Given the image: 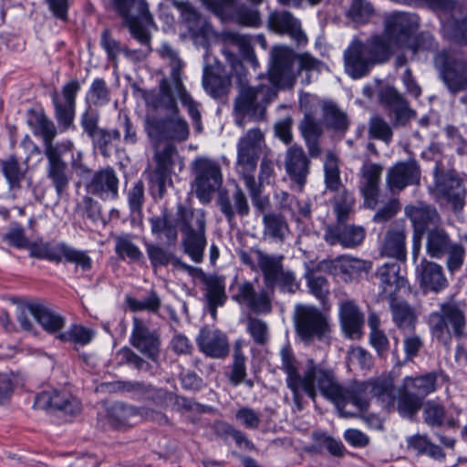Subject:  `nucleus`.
<instances>
[{
	"mask_svg": "<svg viewBox=\"0 0 467 467\" xmlns=\"http://www.w3.org/2000/svg\"><path fill=\"white\" fill-rule=\"evenodd\" d=\"M281 368L286 374L287 388L293 393V400L298 410L303 409V394L316 400L318 394L331 401L338 410L339 416L352 418L354 412L348 409V399H354L357 393L350 385H343L338 380L335 368L328 362L317 361L308 358L299 371L298 362L289 347L280 351Z\"/></svg>",
	"mask_w": 467,
	"mask_h": 467,
	"instance_id": "1",
	"label": "nucleus"
},
{
	"mask_svg": "<svg viewBox=\"0 0 467 467\" xmlns=\"http://www.w3.org/2000/svg\"><path fill=\"white\" fill-rule=\"evenodd\" d=\"M389 58V43L379 35L370 36L366 42L354 37L344 51V67L347 74L357 79L366 76L373 66Z\"/></svg>",
	"mask_w": 467,
	"mask_h": 467,
	"instance_id": "2",
	"label": "nucleus"
},
{
	"mask_svg": "<svg viewBox=\"0 0 467 467\" xmlns=\"http://www.w3.org/2000/svg\"><path fill=\"white\" fill-rule=\"evenodd\" d=\"M350 389L357 391L353 395L354 399L350 398L348 401V409L354 412L352 417H358L368 410L369 400L366 396L367 391H369L388 411L398 409L395 380L390 374H382L361 383L350 384Z\"/></svg>",
	"mask_w": 467,
	"mask_h": 467,
	"instance_id": "3",
	"label": "nucleus"
},
{
	"mask_svg": "<svg viewBox=\"0 0 467 467\" xmlns=\"http://www.w3.org/2000/svg\"><path fill=\"white\" fill-rule=\"evenodd\" d=\"M177 223L182 234L184 252L195 263H201L206 247V214L202 209L179 205Z\"/></svg>",
	"mask_w": 467,
	"mask_h": 467,
	"instance_id": "4",
	"label": "nucleus"
},
{
	"mask_svg": "<svg viewBox=\"0 0 467 467\" xmlns=\"http://www.w3.org/2000/svg\"><path fill=\"white\" fill-rule=\"evenodd\" d=\"M265 148V133L259 128L247 130L239 139L237 143V172L242 176L251 195H254L256 192V182L254 173Z\"/></svg>",
	"mask_w": 467,
	"mask_h": 467,
	"instance_id": "5",
	"label": "nucleus"
},
{
	"mask_svg": "<svg viewBox=\"0 0 467 467\" xmlns=\"http://www.w3.org/2000/svg\"><path fill=\"white\" fill-rule=\"evenodd\" d=\"M160 96H150L146 98L148 105L155 109L162 108L170 112L177 113L179 108L176 102L178 98L181 102L187 108L188 113L193 120H199L200 111L198 110L196 102L187 92L182 78V71L171 72L170 77H164L159 84Z\"/></svg>",
	"mask_w": 467,
	"mask_h": 467,
	"instance_id": "6",
	"label": "nucleus"
},
{
	"mask_svg": "<svg viewBox=\"0 0 467 467\" xmlns=\"http://www.w3.org/2000/svg\"><path fill=\"white\" fill-rule=\"evenodd\" d=\"M441 372H429L417 377H405L398 389V411L411 418L421 408L423 399L436 389V381Z\"/></svg>",
	"mask_w": 467,
	"mask_h": 467,
	"instance_id": "7",
	"label": "nucleus"
},
{
	"mask_svg": "<svg viewBox=\"0 0 467 467\" xmlns=\"http://www.w3.org/2000/svg\"><path fill=\"white\" fill-rule=\"evenodd\" d=\"M429 325L432 336L443 344L450 343L452 337H467L465 312L456 302L442 303L439 311L430 315Z\"/></svg>",
	"mask_w": 467,
	"mask_h": 467,
	"instance_id": "8",
	"label": "nucleus"
},
{
	"mask_svg": "<svg viewBox=\"0 0 467 467\" xmlns=\"http://www.w3.org/2000/svg\"><path fill=\"white\" fill-rule=\"evenodd\" d=\"M192 181L191 191L202 203H209L223 183V176L218 161L208 157H197L191 163Z\"/></svg>",
	"mask_w": 467,
	"mask_h": 467,
	"instance_id": "9",
	"label": "nucleus"
},
{
	"mask_svg": "<svg viewBox=\"0 0 467 467\" xmlns=\"http://www.w3.org/2000/svg\"><path fill=\"white\" fill-rule=\"evenodd\" d=\"M113 9L122 18L130 35L142 42H148L146 27L154 26L153 16L146 0H110Z\"/></svg>",
	"mask_w": 467,
	"mask_h": 467,
	"instance_id": "10",
	"label": "nucleus"
},
{
	"mask_svg": "<svg viewBox=\"0 0 467 467\" xmlns=\"http://www.w3.org/2000/svg\"><path fill=\"white\" fill-rule=\"evenodd\" d=\"M270 88L266 86L250 87L241 85L237 97L234 99V114L235 124L243 128L246 117L260 120L265 114V106L269 99L267 96Z\"/></svg>",
	"mask_w": 467,
	"mask_h": 467,
	"instance_id": "11",
	"label": "nucleus"
},
{
	"mask_svg": "<svg viewBox=\"0 0 467 467\" xmlns=\"http://www.w3.org/2000/svg\"><path fill=\"white\" fill-rule=\"evenodd\" d=\"M435 183L433 195L451 206L455 213L461 212L465 204L466 190L462 179L452 170H442L437 166L434 170Z\"/></svg>",
	"mask_w": 467,
	"mask_h": 467,
	"instance_id": "12",
	"label": "nucleus"
},
{
	"mask_svg": "<svg viewBox=\"0 0 467 467\" xmlns=\"http://www.w3.org/2000/svg\"><path fill=\"white\" fill-rule=\"evenodd\" d=\"M237 254L241 262L251 270H259L262 273L265 285L275 288L276 275L284 269V255L270 254L259 248L240 249Z\"/></svg>",
	"mask_w": 467,
	"mask_h": 467,
	"instance_id": "13",
	"label": "nucleus"
},
{
	"mask_svg": "<svg viewBox=\"0 0 467 467\" xmlns=\"http://www.w3.org/2000/svg\"><path fill=\"white\" fill-rule=\"evenodd\" d=\"M172 116L161 119L154 116H147L145 130L148 136L153 140H170L174 141H185L190 135L189 125L185 119L177 113Z\"/></svg>",
	"mask_w": 467,
	"mask_h": 467,
	"instance_id": "14",
	"label": "nucleus"
},
{
	"mask_svg": "<svg viewBox=\"0 0 467 467\" xmlns=\"http://www.w3.org/2000/svg\"><path fill=\"white\" fill-rule=\"evenodd\" d=\"M295 325L298 336L304 341L322 339L330 331L327 317L317 308L310 306L296 307Z\"/></svg>",
	"mask_w": 467,
	"mask_h": 467,
	"instance_id": "15",
	"label": "nucleus"
},
{
	"mask_svg": "<svg viewBox=\"0 0 467 467\" xmlns=\"http://www.w3.org/2000/svg\"><path fill=\"white\" fill-rule=\"evenodd\" d=\"M417 26V18L407 13L396 12L385 18L384 34L380 36L389 43L390 56L394 48L410 47V35Z\"/></svg>",
	"mask_w": 467,
	"mask_h": 467,
	"instance_id": "16",
	"label": "nucleus"
},
{
	"mask_svg": "<svg viewBox=\"0 0 467 467\" xmlns=\"http://www.w3.org/2000/svg\"><path fill=\"white\" fill-rule=\"evenodd\" d=\"M275 288L265 285L256 290L254 284L244 281L236 285V292L232 298L240 305H244L255 314H269L273 308Z\"/></svg>",
	"mask_w": 467,
	"mask_h": 467,
	"instance_id": "17",
	"label": "nucleus"
},
{
	"mask_svg": "<svg viewBox=\"0 0 467 467\" xmlns=\"http://www.w3.org/2000/svg\"><path fill=\"white\" fill-rule=\"evenodd\" d=\"M435 66L448 89L459 93L467 88V61L442 51L435 57Z\"/></svg>",
	"mask_w": 467,
	"mask_h": 467,
	"instance_id": "18",
	"label": "nucleus"
},
{
	"mask_svg": "<svg viewBox=\"0 0 467 467\" xmlns=\"http://www.w3.org/2000/svg\"><path fill=\"white\" fill-rule=\"evenodd\" d=\"M296 56L286 47H275L271 51V67L269 79L271 83L280 88H291L296 78L294 63Z\"/></svg>",
	"mask_w": 467,
	"mask_h": 467,
	"instance_id": "19",
	"label": "nucleus"
},
{
	"mask_svg": "<svg viewBox=\"0 0 467 467\" xmlns=\"http://www.w3.org/2000/svg\"><path fill=\"white\" fill-rule=\"evenodd\" d=\"M371 267V262L348 255L338 256L333 260H323L319 264L322 271L341 275L346 282L358 279L362 274L368 273Z\"/></svg>",
	"mask_w": 467,
	"mask_h": 467,
	"instance_id": "20",
	"label": "nucleus"
},
{
	"mask_svg": "<svg viewBox=\"0 0 467 467\" xmlns=\"http://www.w3.org/2000/svg\"><path fill=\"white\" fill-rule=\"evenodd\" d=\"M72 147L73 143L67 140L59 143L57 149L45 152L47 159V177L52 181L58 195L67 188L70 182L67 164L62 160V156L70 151Z\"/></svg>",
	"mask_w": 467,
	"mask_h": 467,
	"instance_id": "21",
	"label": "nucleus"
},
{
	"mask_svg": "<svg viewBox=\"0 0 467 467\" xmlns=\"http://www.w3.org/2000/svg\"><path fill=\"white\" fill-rule=\"evenodd\" d=\"M420 173V167L413 159L397 162L388 171L387 187L392 193H399L408 186L419 185Z\"/></svg>",
	"mask_w": 467,
	"mask_h": 467,
	"instance_id": "22",
	"label": "nucleus"
},
{
	"mask_svg": "<svg viewBox=\"0 0 467 467\" xmlns=\"http://www.w3.org/2000/svg\"><path fill=\"white\" fill-rule=\"evenodd\" d=\"M382 171L381 164L370 161H364L359 170V192L369 209H375L378 204Z\"/></svg>",
	"mask_w": 467,
	"mask_h": 467,
	"instance_id": "23",
	"label": "nucleus"
},
{
	"mask_svg": "<svg viewBox=\"0 0 467 467\" xmlns=\"http://www.w3.org/2000/svg\"><path fill=\"white\" fill-rule=\"evenodd\" d=\"M79 88V83L77 80H71L63 86L61 95L54 93L52 96L56 119L64 130L68 129L73 123L75 99Z\"/></svg>",
	"mask_w": 467,
	"mask_h": 467,
	"instance_id": "24",
	"label": "nucleus"
},
{
	"mask_svg": "<svg viewBox=\"0 0 467 467\" xmlns=\"http://www.w3.org/2000/svg\"><path fill=\"white\" fill-rule=\"evenodd\" d=\"M311 161L302 147L290 146L285 154L284 166L290 180L302 191L310 172Z\"/></svg>",
	"mask_w": 467,
	"mask_h": 467,
	"instance_id": "25",
	"label": "nucleus"
},
{
	"mask_svg": "<svg viewBox=\"0 0 467 467\" xmlns=\"http://www.w3.org/2000/svg\"><path fill=\"white\" fill-rule=\"evenodd\" d=\"M130 344L151 360H157L161 347L160 336L139 317H134L132 321Z\"/></svg>",
	"mask_w": 467,
	"mask_h": 467,
	"instance_id": "26",
	"label": "nucleus"
},
{
	"mask_svg": "<svg viewBox=\"0 0 467 467\" xmlns=\"http://www.w3.org/2000/svg\"><path fill=\"white\" fill-rule=\"evenodd\" d=\"M196 341L199 349L212 358H224L230 352L228 337L219 329L202 328Z\"/></svg>",
	"mask_w": 467,
	"mask_h": 467,
	"instance_id": "27",
	"label": "nucleus"
},
{
	"mask_svg": "<svg viewBox=\"0 0 467 467\" xmlns=\"http://www.w3.org/2000/svg\"><path fill=\"white\" fill-rule=\"evenodd\" d=\"M35 404L40 409L58 410L70 416L78 415L81 411L79 400L65 391H44L36 396Z\"/></svg>",
	"mask_w": 467,
	"mask_h": 467,
	"instance_id": "28",
	"label": "nucleus"
},
{
	"mask_svg": "<svg viewBox=\"0 0 467 467\" xmlns=\"http://www.w3.org/2000/svg\"><path fill=\"white\" fill-rule=\"evenodd\" d=\"M338 316L344 334L350 338H358L364 325V314L357 302L350 298L340 300Z\"/></svg>",
	"mask_w": 467,
	"mask_h": 467,
	"instance_id": "29",
	"label": "nucleus"
},
{
	"mask_svg": "<svg viewBox=\"0 0 467 467\" xmlns=\"http://www.w3.org/2000/svg\"><path fill=\"white\" fill-rule=\"evenodd\" d=\"M404 213L411 222L416 234L427 233L431 227L441 224V218L436 208L423 202L407 205Z\"/></svg>",
	"mask_w": 467,
	"mask_h": 467,
	"instance_id": "30",
	"label": "nucleus"
},
{
	"mask_svg": "<svg viewBox=\"0 0 467 467\" xmlns=\"http://www.w3.org/2000/svg\"><path fill=\"white\" fill-rule=\"evenodd\" d=\"M88 192L101 199H116L119 194V179L112 168H105L94 173L88 183Z\"/></svg>",
	"mask_w": 467,
	"mask_h": 467,
	"instance_id": "31",
	"label": "nucleus"
},
{
	"mask_svg": "<svg viewBox=\"0 0 467 467\" xmlns=\"http://www.w3.org/2000/svg\"><path fill=\"white\" fill-rule=\"evenodd\" d=\"M298 128L305 140L308 156L314 159L320 157L322 150L319 140L323 134L321 122L311 112H306Z\"/></svg>",
	"mask_w": 467,
	"mask_h": 467,
	"instance_id": "32",
	"label": "nucleus"
},
{
	"mask_svg": "<svg viewBox=\"0 0 467 467\" xmlns=\"http://www.w3.org/2000/svg\"><path fill=\"white\" fill-rule=\"evenodd\" d=\"M406 237L407 232L404 225L390 226L387 230L381 244V255L405 261L407 256Z\"/></svg>",
	"mask_w": 467,
	"mask_h": 467,
	"instance_id": "33",
	"label": "nucleus"
},
{
	"mask_svg": "<svg viewBox=\"0 0 467 467\" xmlns=\"http://www.w3.org/2000/svg\"><path fill=\"white\" fill-rule=\"evenodd\" d=\"M217 202L220 211L229 223L234 222L236 214L244 217L248 215L250 211L247 199L239 185H235L232 199L228 195L221 193Z\"/></svg>",
	"mask_w": 467,
	"mask_h": 467,
	"instance_id": "34",
	"label": "nucleus"
},
{
	"mask_svg": "<svg viewBox=\"0 0 467 467\" xmlns=\"http://www.w3.org/2000/svg\"><path fill=\"white\" fill-rule=\"evenodd\" d=\"M420 285L425 290L439 292L448 285L441 265L423 260L418 266Z\"/></svg>",
	"mask_w": 467,
	"mask_h": 467,
	"instance_id": "35",
	"label": "nucleus"
},
{
	"mask_svg": "<svg viewBox=\"0 0 467 467\" xmlns=\"http://www.w3.org/2000/svg\"><path fill=\"white\" fill-rule=\"evenodd\" d=\"M35 135H39L43 139L45 152L57 149L59 143L54 144L53 140L57 136V128L44 112L30 111V117L27 120Z\"/></svg>",
	"mask_w": 467,
	"mask_h": 467,
	"instance_id": "36",
	"label": "nucleus"
},
{
	"mask_svg": "<svg viewBox=\"0 0 467 467\" xmlns=\"http://www.w3.org/2000/svg\"><path fill=\"white\" fill-rule=\"evenodd\" d=\"M392 320L398 328L404 333L414 331L418 314L414 307L406 301L392 298L390 301Z\"/></svg>",
	"mask_w": 467,
	"mask_h": 467,
	"instance_id": "37",
	"label": "nucleus"
},
{
	"mask_svg": "<svg viewBox=\"0 0 467 467\" xmlns=\"http://www.w3.org/2000/svg\"><path fill=\"white\" fill-rule=\"evenodd\" d=\"M451 244L452 241L450 234L441 227V224L431 227V229L426 233L425 248L431 257H443Z\"/></svg>",
	"mask_w": 467,
	"mask_h": 467,
	"instance_id": "38",
	"label": "nucleus"
},
{
	"mask_svg": "<svg viewBox=\"0 0 467 467\" xmlns=\"http://www.w3.org/2000/svg\"><path fill=\"white\" fill-rule=\"evenodd\" d=\"M399 272L400 265L395 263L385 264L378 269L377 276L380 280L383 293L388 296H392L407 284L406 279L400 276Z\"/></svg>",
	"mask_w": 467,
	"mask_h": 467,
	"instance_id": "39",
	"label": "nucleus"
},
{
	"mask_svg": "<svg viewBox=\"0 0 467 467\" xmlns=\"http://www.w3.org/2000/svg\"><path fill=\"white\" fill-rule=\"evenodd\" d=\"M106 417L109 424L114 428L131 426L140 420L139 410L121 403H116L107 408Z\"/></svg>",
	"mask_w": 467,
	"mask_h": 467,
	"instance_id": "40",
	"label": "nucleus"
},
{
	"mask_svg": "<svg viewBox=\"0 0 467 467\" xmlns=\"http://www.w3.org/2000/svg\"><path fill=\"white\" fill-rule=\"evenodd\" d=\"M31 316L41 325L44 330L50 334L61 333L65 319L60 315L43 305L36 304L29 307Z\"/></svg>",
	"mask_w": 467,
	"mask_h": 467,
	"instance_id": "41",
	"label": "nucleus"
},
{
	"mask_svg": "<svg viewBox=\"0 0 467 467\" xmlns=\"http://www.w3.org/2000/svg\"><path fill=\"white\" fill-rule=\"evenodd\" d=\"M201 281L204 285L205 297L209 305L223 306L226 301L224 278L201 272Z\"/></svg>",
	"mask_w": 467,
	"mask_h": 467,
	"instance_id": "42",
	"label": "nucleus"
},
{
	"mask_svg": "<svg viewBox=\"0 0 467 467\" xmlns=\"http://www.w3.org/2000/svg\"><path fill=\"white\" fill-rule=\"evenodd\" d=\"M269 23L271 27L278 33L289 34L297 41L305 38L299 21L288 12L271 14Z\"/></svg>",
	"mask_w": 467,
	"mask_h": 467,
	"instance_id": "43",
	"label": "nucleus"
},
{
	"mask_svg": "<svg viewBox=\"0 0 467 467\" xmlns=\"http://www.w3.org/2000/svg\"><path fill=\"white\" fill-rule=\"evenodd\" d=\"M324 178L326 189L330 192L345 188L340 177L339 157L331 150H327L325 154Z\"/></svg>",
	"mask_w": 467,
	"mask_h": 467,
	"instance_id": "44",
	"label": "nucleus"
},
{
	"mask_svg": "<svg viewBox=\"0 0 467 467\" xmlns=\"http://www.w3.org/2000/svg\"><path fill=\"white\" fill-rule=\"evenodd\" d=\"M263 223L265 237L283 242L289 232L288 224L282 215L275 213L265 214Z\"/></svg>",
	"mask_w": 467,
	"mask_h": 467,
	"instance_id": "45",
	"label": "nucleus"
},
{
	"mask_svg": "<svg viewBox=\"0 0 467 467\" xmlns=\"http://www.w3.org/2000/svg\"><path fill=\"white\" fill-rule=\"evenodd\" d=\"M115 253L119 258L129 259L131 262L139 263L143 259L140 249L132 242L129 234L118 235L115 237Z\"/></svg>",
	"mask_w": 467,
	"mask_h": 467,
	"instance_id": "46",
	"label": "nucleus"
},
{
	"mask_svg": "<svg viewBox=\"0 0 467 467\" xmlns=\"http://www.w3.org/2000/svg\"><path fill=\"white\" fill-rule=\"evenodd\" d=\"M334 211L339 223H345L353 210L355 198L349 191L345 188L335 192Z\"/></svg>",
	"mask_w": 467,
	"mask_h": 467,
	"instance_id": "47",
	"label": "nucleus"
},
{
	"mask_svg": "<svg viewBox=\"0 0 467 467\" xmlns=\"http://www.w3.org/2000/svg\"><path fill=\"white\" fill-rule=\"evenodd\" d=\"M374 7L367 0H353L347 16L357 25L366 24L373 16Z\"/></svg>",
	"mask_w": 467,
	"mask_h": 467,
	"instance_id": "48",
	"label": "nucleus"
},
{
	"mask_svg": "<svg viewBox=\"0 0 467 467\" xmlns=\"http://www.w3.org/2000/svg\"><path fill=\"white\" fill-rule=\"evenodd\" d=\"M324 121L336 130H346L348 127V119L343 111L332 103H326L323 107Z\"/></svg>",
	"mask_w": 467,
	"mask_h": 467,
	"instance_id": "49",
	"label": "nucleus"
},
{
	"mask_svg": "<svg viewBox=\"0 0 467 467\" xmlns=\"http://www.w3.org/2000/svg\"><path fill=\"white\" fill-rule=\"evenodd\" d=\"M152 234L166 237L168 244H173L177 239V230L167 215L154 216L150 219Z\"/></svg>",
	"mask_w": 467,
	"mask_h": 467,
	"instance_id": "50",
	"label": "nucleus"
},
{
	"mask_svg": "<svg viewBox=\"0 0 467 467\" xmlns=\"http://www.w3.org/2000/svg\"><path fill=\"white\" fill-rule=\"evenodd\" d=\"M368 136L371 139L379 140L389 144L393 136L390 125L382 117L374 116L368 122Z\"/></svg>",
	"mask_w": 467,
	"mask_h": 467,
	"instance_id": "51",
	"label": "nucleus"
},
{
	"mask_svg": "<svg viewBox=\"0 0 467 467\" xmlns=\"http://www.w3.org/2000/svg\"><path fill=\"white\" fill-rule=\"evenodd\" d=\"M92 337V331L80 325H74L67 331L57 335V337L62 342H70L81 346L88 344Z\"/></svg>",
	"mask_w": 467,
	"mask_h": 467,
	"instance_id": "52",
	"label": "nucleus"
},
{
	"mask_svg": "<svg viewBox=\"0 0 467 467\" xmlns=\"http://www.w3.org/2000/svg\"><path fill=\"white\" fill-rule=\"evenodd\" d=\"M202 85L211 96L219 98L226 93L230 86V79L215 74L205 73L202 78Z\"/></svg>",
	"mask_w": 467,
	"mask_h": 467,
	"instance_id": "53",
	"label": "nucleus"
},
{
	"mask_svg": "<svg viewBox=\"0 0 467 467\" xmlns=\"http://www.w3.org/2000/svg\"><path fill=\"white\" fill-rule=\"evenodd\" d=\"M126 303L132 312L147 310L157 313L161 305V298L154 291H150L149 296L143 300H137L131 296H127Z\"/></svg>",
	"mask_w": 467,
	"mask_h": 467,
	"instance_id": "54",
	"label": "nucleus"
},
{
	"mask_svg": "<svg viewBox=\"0 0 467 467\" xmlns=\"http://www.w3.org/2000/svg\"><path fill=\"white\" fill-rule=\"evenodd\" d=\"M2 168L6 180L13 186L19 185L26 171L25 165L20 164L14 156L4 161Z\"/></svg>",
	"mask_w": 467,
	"mask_h": 467,
	"instance_id": "55",
	"label": "nucleus"
},
{
	"mask_svg": "<svg viewBox=\"0 0 467 467\" xmlns=\"http://www.w3.org/2000/svg\"><path fill=\"white\" fill-rule=\"evenodd\" d=\"M246 328L257 345H265L268 341V326L257 317L249 316L246 319Z\"/></svg>",
	"mask_w": 467,
	"mask_h": 467,
	"instance_id": "56",
	"label": "nucleus"
},
{
	"mask_svg": "<svg viewBox=\"0 0 467 467\" xmlns=\"http://www.w3.org/2000/svg\"><path fill=\"white\" fill-rule=\"evenodd\" d=\"M88 101L95 106H103L110 99L109 89L101 78L95 79L88 93Z\"/></svg>",
	"mask_w": 467,
	"mask_h": 467,
	"instance_id": "57",
	"label": "nucleus"
},
{
	"mask_svg": "<svg viewBox=\"0 0 467 467\" xmlns=\"http://www.w3.org/2000/svg\"><path fill=\"white\" fill-rule=\"evenodd\" d=\"M366 235V231L361 226L348 225L341 229L339 244L344 247H355L359 245Z\"/></svg>",
	"mask_w": 467,
	"mask_h": 467,
	"instance_id": "58",
	"label": "nucleus"
},
{
	"mask_svg": "<svg viewBox=\"0 0 467 467\" xmlns=\"http://www.w3.org/2000/svg\"><path fill=\"white\" fill-rule=\"evenodd\" d=\"M64 259L80 267L82 271H89L92 268V259L86 251L77 250L67 246Z\"/></svg>",
	"mask_w": 467,
	"mask_h": 467,
	"instance_id": "59",
	"label": "nucleus"
},
{
	"mask_svg": "<svg viewBox=\"0 0 467 467\" xmlns=\"http://www.w3.org/2000/svg\"><path fill=\"white\" fill-rule=\"evenodd\" d=\"M306 278L310 292L320 301H325L329 294L327 280L314 273L308 274Z\"/></svg>",
	"mask_w": 467,
	"mask_h": 467,
	"instance_id": "60",
	"label": "nucleus"
},
{
	"mask_svg": "<svg viewBox=\"0 0 467 467\" xmlns=\"http://www.w3.org/2000/svg\"><path fill=\"white\" fill-rule=\"evenodd\" d=\"M444 27L457 41L467 43V18L459 20L452 15L451 19L444 23Z\"/></svg>",
	"mask_w": 467,
	"mask_h": 467,
	"instance_id": "61",
	"label": "nucleus"
},
{
	"mask_svg": "<svg viewBox=\"0 0 467 467\" xmlns=\"http://www.w3.org/2000/svg\"><path fill=\"white\" fill-rule=\"evenodd\" d=\"M423 414L425 422L431 426H441L445 419L444 408L433 402L426 405Z\"/></svg>",
	"mask_w": 467,
	"mask_h": 467,
	"instance_id": "62",
	"label": "nucleus"
},
{
	"mask_svg": "<svg viewBox=\"0 0 467 467\" xmlns=\"http://www.w3.org/2000/svg\"><path fill=\"white\" fill-rule=\"evenodd\" d=\"M173 5L181 11L183 21L188 24V27L191 30L197 27L200 21V15L191 4L174 0Z\"/></svg>",
	"mask_w": 467,
	"mask_h": 467,
	"instance_id": "63",
	"label": "nucleus"
},
{
	"mask_svg": "<svg viewBox=\"0 0 467 467\" xmlns=\"http://www.w3.org/2000/svg\"><path fill=\"white\" fill-rule=\"evenodd\" d=\"M4 240H5L10 245L19 249H26L30 243L25 235L24 229L19 225L12 226L8 232L4 234Z\"/></svg>",
	"mask_w": 467,
	"mask_h": 467,
	"instance_id": "64",
	"label": "nucleus"
}]
</instances>
